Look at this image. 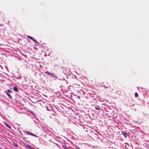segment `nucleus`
<instances>
[{
	"label": "nucleus",
	"instance_id": "obj_1",
	"mask_svg": "<svg viewBox=\"0 0 149 149\" xmlns=\"http://www.w3.org/2000/svg\"><path fill=\"white\" fill-rule=\"evenodd\" d=\"M46 74H47L48 75H49L51 77H54L55 76V74L54 73H50V72H49L47 71L45 73Z\"/></svg>",
	"mask_w": 149,
	"mask_h": 149
},
{
	"label": "nucleus",
	"instance_id": "obj_8",
	"mask_svg": "<svg viewBox=\"0 0 149 149\" xmlns=\"http://www.w3.org/2000/svg\"><path fill=\"white\" fill-rule=\"evenodd\" d=\"M135 97H138V95L137 93H134Z\"/></svg>",
	"mask_w": 149,
	"mask_h": 149
},
{
	"label": "nucleus",
	"instance_id": "obj_6",
	"mask_svg": "<svg viewBox=\"0 0 149 149\" xmlns=\"http://www.w3.org/2000/svg\"><path fill=\"white\" fill-rule=\"evenodd\" d=\"M13 90L15 91L16 92H18V91L17 89V87H13Z\"/></svg>",
	"mask_w": 149,
	"mask_h": 149
},
{
	"label": "nucleus",
	"instance_id": "obj_3",
	"mask_svg": "<svg viewBox=\"0 0 149 149\" xmlns=\"http://www.w3.org/2000/svg\"><path fill=\"white\" fill-rule=\"evenodd\" d=\"M27 37L31 39V40H32L34 42H37L32 37H31L29 36H27Z\"/></svg>",
	"mask_w": 149,
	"mask_h": 149
},
{
	"label": "nucleus",
	"instance_id": "obj_16",
	"mask_svg": "<svg viewBox=\"0 0 149 149\" xmlns=\"http://www.w3.org/2000/svg\"><path fill=\"white\" fill-rule=\"evenodd\" d=\"M125 136V137H126V136Z\"/></svg>",
	"mask_w": 149,
	"mask_h": 149
},
{
	"label": "nucleus",
	"instance_id": "obj_17",
	"mask_svg": "<svg viewBox=\"0 0 149 149\" xmlns=\"http://www.w3.org/2000/svg\"><path fill=\"white\" fill-rule=\"evenodd\" d=\"M7 149H8V148H7Z\"/></svg>",
	"mask_w": 149,
	"mask_h": 149
},
{
	"label": "nucleus",
	"instance_id": "obj_5",
	"mask_svg": "<svg viewBox=\"0 0 149 149\" xmlns=\"http://www.w3.org/2000/svg\"><path fill=\"white\" fill-rule=\"evenodd\" d=\"M25 146L28 149H33V148L29 145H26Z\"/></svg>",
	"mask_w": 149,
	"mask_h": 149
},
{
	"label": "nucleus",
	"instance_id": "obj_10",
	"mask_svg": "<svg viewBox=\"0 0 149 149\" xmlns=\"http://www.w3.org/2000/svg\"><path fill=\"white\" fill-rule=\"evenodd\" d=\"M95 109H97V110H100V109H99V108L97 107H95Z\"/></svg>",
	"mask_w": 149,
	"mask_h": 149
},
{
	"label": "nucleus",
	"instance_id": "obj_4",
	"mask_svg": "<svg viewBox=\"0 0 149 149\" xmlns=\"http://www.w3.org/2000/svg\"><path fill=\"white\" fill-rule=\"evenodd\" d=\"M4 93H6V94L7 95V96H8V97H9V98L10 99H12V97L6 91H5L4 92Z\"/></svg>",
	"mask_w": 149,
	"mask_h": 149
},
{
	"label": "nucleus",
	"instance_id": "obj_14",
	"mask_svg": "<svg viewBox=\"0 0 149 149\" xmlns=\"http://www.w3.org/2000/svg\"><path fill=\"white\" fill-rule=\"evenodd\" d=\"M65 148V149H68V148L66 147L65 148Z\"/></svg>",
	"mask_w": 149,
	"mask_h": 149
},
{
	"label": "nucleus",
	"instance_id": "obj_15",
	"mask_svg": "<svg viewBox=\"0 0 149 149\" xmlns=\"http://www.w3.org/2000/svg\"><path fill=\"white\" fill-rule=\"evenodd\" d=\"M125 136V137H126V136Z\"/></svg>",
	"mask_w": 149,
	"mask_h": 149
},
{
	"label": "nucleus",
	"instance_id": "obj_7",
	"mask_svg": "<svg viewBox=\"0 0 149 149\" xmlns=\"http://www.w3.org/2000/svg\"><path fill=\"white\" fill-rule=\"evenodd\" d=\"M5 125L8 127V128H9L10 129H11V127H10V126H9L7 124H5Z\"/></svg>",
	"mask_w": 149,
	"mask_h": 149
},
{
	"label": "nucleus",
	"instance_id": "obj_12",
	"mask_svg": "<svg viewBox=\"0 0 149 149\" xmlns=\"http://www.w3.org/2000/svg\"><path fill=\"white\" fill-rule=\"evenodd\" d=\"M14 145L16 147H17L18 146L16 144H14Z\"/></svg>",
	"mask_w": 149,
	"mask_h": 149
},
{
	"label": "nucleus",
	"instance_id": "obj_2",
	"mask_svg": "<svg viewBox=\"0 0 149 149\" xmlns=\"http://www.w3.org/2000/svg\"><path fill=\"white\" fill-rule=\"evenodd\" d=\"M26 134L28 135H31L33 136H36L35 135L33 134V133H31V132H29L26 131Z\"/></svg>",
	"mask_w": 149,
	"mask_h": 149
},
{
	"label": "nucleus",
	"instance_id": "obj_9",
	"mask_svg": "<svg viewBox=\"0 0 149 149\" xmlns=\"http://www.w3.org/2000/svg\"><path fill=\"white\" fill-rule=\"evenodd\" d=\"M7 91L9 93H12V92L9 89H8L7 90Z\"/></svg>",
	"mask_w": 149,
	"mask_h": 149
},
{
	"label": "nucleus",
	"instance_id": "obj_13",
	"mask_svg": "<svg viewBox=\"0 0 149 149\" xmlns=\"http://www.w3.org/2000/svg\"><path fill=\"white\" fill-rule=\"evenodd\" d=\"M76 148V149H81L80 148H79L78 147H77Z\"/></svg>",
	"mask_w": 149,
	"mask_h": 149
},
{
	"label": "nucleus",
	"instance_id": "obj_11",
	"mask_svg": "<svg viewBox=\"0 0 149 149\" xmlns=\"http://www.w3.org/2000/svg\"><path fill=\"white\" fill-rule=\"evenodd\" d=\"M46 108L47 109V110L48 111H50V109H48V107H47V106H46Z\"/></svg>",
	"mask_w": 149,
	"mask_h": 149
}]
</instances>
